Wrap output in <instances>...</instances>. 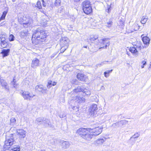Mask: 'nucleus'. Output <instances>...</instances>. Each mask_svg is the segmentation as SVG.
I'll return each instance as SVG.
<instances>
[{
  "instance_id": "nucleus-48",
  "label": "nucleus",
  "mask_w": 151,
  "mask_h": 151,
  "mask_svg": "<svg viewBox=\"0 0 151 151\" xmlns=\"http://www.w3.org/2000/svg\"><path fill=\"white\" fill-rule=\"evenodd\" d=\"M66 116L65 114H60L59 116L60 118H63L65 117Z\"/></svg>"
},
{
  "instance_id": "nucleus-15",
  "label": "nucleus",
  "mask_w": 151,
  "mask_h": 151,
  "mask_svg": "<svg viewBox=\"0 0 151 151\" xmlns=\"http://www.w3.org/2000/svg\"><path fill=\"white\" fill-rule=\"evenodd\" d=\"M17 133L18 135L21 136L20 137L22 138L25 137L26 132L23 129H19L17 130Z\"/></svg>"
},
{
  "instance_id": "nucleus-46",
  "label": "nucleus",
  "mask_w": 151,
  "mask_h": 151,
  "mask_svg": "<svg viewBox=\"0 0 151 151\" xmlns=\"http://www.w3.org/2000/svg\"><path fill=\"white\" fill-rule=\"evenodd\" d=\"M10 121L11 122L15 123L16 122V119L14 118H11L10 119Z\"/></svg>"
},
{
  "instance_id": "nucleus-32",
  "label": "nucleus",
  "mask_w": 151,
  "mask_h": 151,
  "mask_svg": "<svg viewBox=\"0 0 151 151\" xmlns=\"http://www.w3.org/2000/svg\"><path fill=\"white\" fill-rule=\"evenodd\" d=\"M82 92L85 93V95H89L91 94V92L89 90L86 89H84L83 88Z\"/></svg>"
},
{
  "instance_id": "nucleus-36",
  "label": "nucleus",
  "mask_w": 151,
  "mask_h": 151,
  "mask_svg": "<svg viewBox=\"0 0 151 151\" xmlns=\"http://www.w3.org/2000/svg\"><path fill=\"white\" fill-rule=\"evenodd\" d=\"M61 48L60 49V52H63L65 50L68 48V46H60Z\"/></svg>"
},
{
  "instance_id": "nucleus-17",
  "label": "nucleus",
  "mask_w": 151,
  "mask_h": 151,
  "mask_svg": "<svg viewBox=\"0 0 151 151\" xmlns=\"http://www.w3.org/2000/svg\"><path fill=\"white\" fill-rule=\"evenodd\" d=\"M10 51V50L9 49H4L2 50L1 53L2 54V56L3 58L9 55Z\"/></svg>"
},
{
  "instance_id": "nucleus-37",
  "label": "nucleus",
  "mask_w": 151,
  "mask_h": 151,
  "mask_svg": "<svg viewBox=\"0 0 151 151\" xmlns=\"http://www.w3.org/2000/svg\"><path fill=\"white\" fill-rule=\"evenodd\" d=\"M140 136L139 134L138 133H135L132 136L130 139V140H131L133 138H136Z\"/></svg>"
},
{
  "instance_id": "nucleus-23",
  "label": "nucleus",
  "mask_w": 151,
  "mask_h": 151,
  "mask_svg": "<svg viewBox=\"0 0 151 151\" xmlns=\"http://www.w3.org/2000/svg\"><path fill=\"white\" fill-rule=\"evenodd\" d=\"M84 13L87 14H88L91 13L92 10L91 7H88L87 8H84L83 9Z\"/></svg>"
},
{
  "instance_id": "nucleus-11",
  "label": "nucleus",
  "mask_w": 151,
  "mask_h": 151,
  "mask_svg": "<svg viewBox=\"0 0 151 151\" xmlns=\"http://www.w3.org/2000/svg\"><path fill=\"white\" fill-rule=\"evenodd\" d=\"M128 121L125 120H122L116 123H114L113 125H115L117 127H122L125 125L127 123Z\"/></svg>"
},
{
  "instance_id": "nucleus-59",
  "label": "nucleus",
  "mask_w": 151,
  "mask_h": 151,
  "mask_svg": "<svg viewBox=\"0 0 151 151\" xmlns=\"http://www.w3.org/2000/svg\"><path fill=\"white\" fill-rule=\"evenodd\" d=\"M150 63H151V62H150Z\"/></svg>"
},
{
  "instance_id": "nucleus-56",
  "label": "nucleus",
  "mask_w": 151,
  "mask_h": 151,
  "mask_svg": "<svg viewBox=\"0 0 151 151\" xmlns=\"http://www.w3.org/2000/svg\"><path fill=\"white\" fill-rule=\"evenodd\" d=\"M87 46H83V47H84V48H87Z\"/></svg>"
},
{
  "instance_id": "nucleus-25",
  "label": "nucleus",
  "mask_w": 151,
  "mask_h": 151,
  "mask_svg": "<svg viewBox=\"0 0 151 151\" xmlns=\"http://www.w3.org/2000/svg\"><path fill=\"white\" fill-rule=\"evenodd\" d=\"M29 34L28 33L27 31L26 30L22 31L20 33V36L22 38H24L26 36H29Z\"/></svg>"
},
{
  "instance_id": "nucleus-38",
  "label": "nucleus",
  "mask_w": 151,
  "mask_h": 151,
  "mask_svg": "<svg viewBox=\"0 0 151 151\" xmlns=\"http://www.w3.org/2000/svg\"><path fill=\"white\" fill-rule=\"evenodd\" d=\"M61 1L60 0H56L54 5L56 6H59L60 5Z\"/></svg>"
},
{
  "instance_id": "nucleus-33",
  "label": "nucleus",
  "mask_w": 151,
  "mask_h": 151,
  "mask_svg": "<svg viewBox=\"0 0 151 151\" xmlns=\"http://www.w3.org/2000/svg\"><path fill=\"white\" fill-rule=\"evenodd\" d=\"M8 42V41H6V40L4 41L1 42V46L3 48L6 47L7 45Z\"/></svg>"
},
{
  "instance_id": "nucleus-43",
  "label": "nucleus",
  "mask_w": 151,
  "mask_h": 151,
  "mask_svg": "<svg viewBox=\"0 0 151 151\" xmlns=\"http://www.w3.org/2000/svg\"><path fill=\"white\" fill-rule=\"evenodd\" d=\"M71 83H72L73 84H74L76 85L78 84V81L76 79H74L73 80L71 81Z\"/></svg>"
},
{
  "instance_id": "nucleus-20",
  "label": "nucleus",
  "mask_w": 151,
  "mask_h": 151,
  "mask_svg": "<svg viewBox=\"0 0 151 151\" xmlns=\"http://www.w3.org/2000/svg\"><path fill=\"white\" fill-rule=\"evenodd\" d=\"M83 90V87L78 86L73 90V93H77L78 92H82Z\"/></svg>"
},
{
  "instance_id": "nucleus-19",
  "label": "nucleus",
  "mask_w": 151,
  "mask_h": 151,
  "mask_svg": "<svg viewBox=\"0 0 151 151\" xmlns=\"http://www.w3.org/2000/svg\"><path fill=\"white\" fill-rule=\"evenodd\" d=\"M0 83L1 85V86L3 87H4V88L7 90H8L9 89V87L7 85V83L3 79H1L0 80Z\"/></svg>"
},
{
  "instance_id": "nucleus-21",
  "label": "nucleus",
  "mask_w": 151,
  "mask_h": 151,
  "mask_svg": "<svg viewBox=\"0 0 151 151\" xmlns=\"http://www.w3.org/2000/svg\"><path fill=\"white\" fill-rule=\"evenodd\" d=\"M136 48H141V47L140 46L139 47L137 46L136 47H130L129 49V50L132 53L137 54L138 51L136 49Z\"/></svg>"
},
{
  "instance_id": "nucleus-35",
  "label": "nucleus",
  "mask_w": 151,
  "mask_h": 151,
  "mask_svg": "<svg viewBox=\"0 0 151 151\" xmlns=\"http://www.w3.org/2000/svg\"><path fill=\"white\" fill-rule=\"evenodd\" d=\"M98 38V37L97 35H92L90 38V41L91 42H93L95 40H97Z\"/></svg>"
},
{
  "instance_id": "nucleus-12",
  "label": "nucleus",
  "mask_w": 151,
  "mask_h": 151,
  "mask_svg": "<svg viewBox=\"0 0 151 151\" xmlns=\"http://www.w3.org/2000/svg\"><path fill=\"white\" fill-rule=\"evenodd\" d=\"M60 143L62 148L64 149L68 148L70 145L68 141H64L63 140H61L60 142Z\"/></svg>"
},
{
  "instance_id": "nucleus-14",
  "label": "nucleus",
  "mask_w": 151,
  "mask_h": 151,
  "mask_svg": "<svg viewBox=\"0 0 151 151\" xmlns=\"http://www.w3.org/2000/svg\"><path fill=\"white\" fill-rule=\"evenodd\" d=\"M42 124H43L45 127H51L52 126L50 123V121L48 119L44 118V119L43 122L42 123Z\"/></svg>"
},
{
  "instance_id": "nucleus-34",
  "label": "nucleus",
  "mask_w": 151,
  "mask_h": 151,
  "mask_svg": "<svg viewBox=\"0 0 151 151\" xmlns=\"http://www.w3.org/2000/svg\"><path fill=\"white\" fill-rule=\"evenodd\" d=\"M112 71V70H107L104 72V76L106 78H108L109 76V73H111Z\"/></svg>"
},
{
  "instance_id": "nucleus-31",
  "label": "nucleus",
  "mask_w": 151,
  "mask_h": 151,
  "mask_svg": "<svg viewBox=\"0 0 151 151\" xmlns=\"http://www.w3.org/2000/svg\"><path fill=\"white\" fill-rule=\"evenodd\" d=\"M43 86L41 85H39L35 87V89L37 90L38 91L41 92L43 90Z\"/></svg>"
},
{
  "instance_id": "nucleus-55",
  "label": "nucleus",
  "mask_w": 151,
  "mask_h": 151,
  "mask_svg": "<svg viewBox=\"0 0 151 151\" xmlns=\"http://www.w3.org/2000/svg\"><path fill=\"white\" fill-rule=\"evenodd\" d=\"M75 1H76V2H77V1H79L80 0H73Z\"/></svg>"
},
{
  "instance_id": "nucleus-42",
  "label": "nucleus",
  "mask_w": 151,
  "mask_h": 151,
  "mask_svg": "<svg viewBox=\"0 0 151 151\" xmlns=\"http://www.w3.org/2000/svg\"><path fill=\"white\" fill-rule=\"evenodd\" d=\"M37 7L39 9H41L42 8V6L41 3L40 1H38L36 4Z\"/></svg>"
},
{
  "instance_id": "nucleus-1",
  "label": "nucleus",
  "mask_w": 151,
  "mask_h": 151,
  "mask_svg": "<svg viewBox=\"0 0 151 151\" xmlns=\"http://www.w3.org/2000/svg\"><path fill=\"white\" fill-rule=\"evenodd\" d=\"M47 36L45 32L42 28H38L34 31L32 40L36 44L44 41Z\"/></svg>"
},
{
  "instance_id": "nucleus-28",
  "label": "nucleus",
  "mask_w": 151,
  "mask_h": 151,
  "mask_svg": "<svg viewBox=\"0 0 151 151\" xmlns=\"http://www.w3.org/2000/svg\"><path fill=\"white\" fill-rule=\"evenodd\" d=\"M8 12L7 10H5L3 12L2 14L1 17H0V21L2 20L5 19L6 16Z\"/></svg>"
},
{
  "instance_id": "nucleus-13",
  "label": "nucleus",
  "mask_w": 151,
  "mask_h": 151,
  "mask_svg": "<svg viewBox=\"0 0 151 151\" xmlns=\"http://www.w3.org/2000/svg\"><path fill=\"white\" fill-rule=\"evenodd\" d=\"M40 61L37 58H35L32 60L31 64V67L32 68H35L37 66L39 65Z\"/></svg>"
},
{
  "instance_id": "nucleus-50",
  "label": "nucleus",
  "mask_w": 151,
  "mask_h": 151,
  "mask_svg": "<svg viewBox=\"0 0 151 151\" xmlns=\"http://www.w3.org/2000/svg\"><path fill=\"white\" fill-rule=\"evenodd\" d=\"M46 90H47L46 89H44L43 88V90H42V91H41V92L42 93H45V91Z\"/></svg>"
},
{
  "instance_id": "nucleus-39",
  "label": "nucleus",
  "mask_w": 151,
  "mask_h": 151,
  "mask_svg": "<svg viewBox=\"0 0 151 151\" xmlns=\"http://www.w3.org/2000/svg\"><path fill=\"white\" fill-rule=\"evenodd\" d=\"M26 19V17L23 16L22 17H21L20 18H19L18 20L19 21L23 22H25Z\"/></svg>"
},
{
  "instance_id": "nucleus-7",
  "label": "nucleus",
  "mask_w": 151,
  "mask_h": 151,
  "mask_svg": "<svg viewBox=\"0 0 151 151\" xmlns=\"http://www.w3.org/2000/svg\"><path fill=\"white\" fill-rule=\"evenodd\" d=\"M33 21L32 18L31 17L27 18L25 22L23 23V25L24 27L27 28L32 26Z\"/></svg>"
},
{
  "instance_id": "nucleus-6",
  "label": "nucleus",
  "mask_w": 151,
  "mask_h": 151,
  "mask_svg": "<svg viewBox=\"0 0 151 151\" xmlns=\"http://www.w3.org/2000/svg\"><path fill=\"white\" fill-rule=\"evenodd\" d=\"M101 45L99 49L101 48L106 49L107 47L110 45V41L108 38H103L102 40Z\"/></svg>"
},
{
  "instance_id": "nucleus-30",
  "label": "nucleus",
  "mask_w": 151,
  "mask_h": 151,
  "mask_svg": "<svg viewBox=\"0 0 151 151\" xmlns=\"http://www.w3.org/2000/svg\"><path fill=\"white\" fill-rule=\"evenodd\" d=\"M147 16L145 17L144 16L142 17L141 20V22L142 24H145L148 19V17H146Z\"/></svg>"
},
{
  "instance_id": "nucleus-54",
  "label": "nucleus",
  "mask_w": 151,
  "mask_h": 151,
  "mask_svg": "<svg viewBox=\"0 0 151 151\" xmlns=\"http://www.w3.org/2000/svg\"><path fill=\"white\" fill-rule=\"evenodd\" d=\"M144 65H142L141 66V68H144Z\"/></svg>"
},
{
  "instance_id": "nucleus-27",
  "label": "nucleus",
  "mask_w": 151,
  "mask_h": 151,
  "mask_svg": "<svg viewBox=\"0 0 151 151\" xmlns=\"http://www.w3.org/2000/svg\"><path fill=\"white\" fill-rule=\"evenodd\" d=\"M44 119V117H39L36 119L35 122L37 123L38 124H42V123L43 122V121Z\"/></svg>"
},
{
  "instance_id": "nucleus-41",
  "label": "nucleus",
  "mask_w": 151,
  "mask_h": 151,
  "mask_svg": "<svg viewBox=\"0 0 151 151\" xmlns=\"http://www.w3.org/2000/svg\"><path fill=\"white\" fill-rule=\"evenodd\" d=\"M9 39L10 41H13L14 40V37L13 35L11 34L9 35Z\"/></svg>"
},
{
  "instance_id": "nucleus-49",
  "label": "nucleus",
  "mask_w": 151,
  "mask_h": 151,
  "mask_svg": "<svg viewBox=\"0 0 151 151\" xmlns=\"http://www.w3.org/2000/svg\"><path fill=\"white\" fill-rule=\"evenodd\" d=\"M142 64L144 65H146V62L145 60H143L142 62Z\"/></svg>"
},
{
  "instance_id": "nucleus-4",
  "label": "nucleus",
  "mask_w": 151,
  "mask_h": 151,
  "mask_svg": "<svg viewBox=\"0 0 151 151\" xmlns=\"http://www.w3.org/2000/svg\"><path fill=\"white\" fill-rule=\"evenodd\" d=\"M97 105L95 104H91L88 109V112L89 114L93 116L97 114L98 110Z\"/></svg>"
},
{
  "instance_id": "nucleus-51",
  "label": "nucleus",
  "mask_w": 151,
  "mask_h": 151,
  "mask_svg": "<svg viewBox=\"0 0 151 151\" xmlns=\"http://www.w3.org/2000/svg\"><path fill=\"white\" fill-rule=\"evenodd\" d=\"M40 11H41L42 12V13H44V14H45L46 13V12H45V11H44V10H42V9L41 10H40Z\"/></svg>"
},
{
  "instance_id": "nucleus-26",
  "label": "nucleus",
  "mask_w": 151,
  "mask_h": 151,
  "mask_svg": "<svg viewBox=\"0 0 151 151\" xmlns=\"http://www.w3.org/2000/svg\"><path fill=\"white\" fill-rule=\"evenodd\" d=\"M56 84V82H52L51 81H49L48 82V84L47 85V87L48 88H50L52 86H54Z\"/></svg>"
},
{
  "instance_id": "nucleus-9",
  "label": "nucleus",
  "mask_w": 151,
  "mask_h": 151,
  "mask_svg": "<svg viewBox=\"0 0 151 151\" xmlns=\"http://www.w3.org/2000/svg\"><path fill=\"white\" fill-rule=\"evenodd\" d=\"M76 76L78 80L82 81H86L88 79L87 76L81 72L78 73Z\"/></svg>"
},
{
  "instance_id": "nucleus-22",
  "label": "nucleus",
  "mask_w": 151,
  "mask_h": 151,
  "mask_svg": "<svg viewBox=\"0 0 151 151\" xmlns=\"http://www.w3.org/2000/svg\"><path fill=\"white\" fill-rule=\"evenodd\" d=\"M106 139V138L104 137L99 139L96 140V143L98 145H101L105 142Z\"/></svg>"
},
{
  "instance_id": "nucleus-29",
  "label": "nucleus",
  "mask_w": 151,
  "mask_h": 151,
  "mask_svg": "<svg viewBox=\"0 0 151 151\" xmlns=\"http://www.w3.org/2000/svg\"><path fill=\"white\" fill-rule=\"evenodd\" d=\"M112 24V21L111 19H109L108 21L105 23V26L108 27H111Z\"/></svg>"
},
{
  "instance_id": "nucleus-3",
  "label": "nucleus",
  "mask_w": 151,
  "mask_h": 151,
  "mask_svg": "<svg viewBox=\"0 0 151 151\" xmlns=\"http://www.w3.org/2000/svg\"><path fill=\"white\" fill-rule=\"evenodd\" d=\"M89 131L87 129L80 128L77 130V133L83 139L89 141L92 137V134H90Z\"/></svg>"
},
{
  "instance_id": "nucleus-44",
  "label": "nucleus",
  "mask_w": 151,
  "mask_h": 151,
  "mask_svg": "<svg viewBox=\"0 0 151 151\" xmlns=\"http://www.w3.org/2000/svg\"><path fill=\"white\" fill-rule=\"evenodd\" d=\"M1 42L4 41L6 40V39L4 36H2L0 37Z\"/></svg>"
},
{
  "instance_id": "nucleus-8",
  "label": "nucleus",
  "mask_w": 151,
  "mask_h": 151,
  "mask_svg": "<svg viewBox=\"0 0 151 151\" xmlns=\"http://www.w3.org/2000/svg\"><path fill=\"white\" fill-rule=\"evenodd\" d=\"M102 128L101 127H96L91 129L90 131L92 132L93 133L92 134V136L93 135L97 136L102 132Z\"/></svg>"
},
{
  "instance_id": "nucleus-5",
  "label": "nucleus",
  "mask_w": 151,
  "mask_h": 151,
  "mask_svg": "<svg viewBox=\"0 0 151 151\" xmlns=\"http://www.w3.org/2000/svg\"><path fill=\"white\" fill-rule=\"evenodd\" d=\"M22 96L25 99L31 100L35 95L28 91H24L22 93Z\"/></svg>"
},
{
  "instance_id": "nucleus-47",
  "label": "nucleus",
  "mask_w": 151,
  "mask_h": 151,
  "mask_svg": "<svg viewBox=\"0 0 151 151\" xmlns=\"http://www.w3.org/2000/svg\"><path fill=\"white\" fill-rule=\"evenodd\" d=\"M13 82L14 83V88H16V81H15V79H14V78L13 79Z\"/></svg>"
},
{
  "instance_id": "nucleus-57",
  "label": "nucleus",
  "mask_w": 151,
  "mask_h": 151,
  "mask_svg": "<svg viewBox=\"0 0 151 151\" xmlns=\"http://www.w3.org/2000/svg\"><path fill=\"white\" fill-rule=\"evenodd\" d=\"M12 1L13 2H14L15 1H16V0H12Z\"/></svg>"
},
{
  "instance_id": "nucleus-40",
  "label": "nucleus",
  "mask_w": 151,
  "mask_h": 151,
  "mask_svg": "<svg viewBox=\"0 0 151 151\" xmlns=\"http://www.w3.org/2000/svg\"><path fill=\"white\" fill-rule=\"evenodd\" d=\"M69 109L71 111H72L73 110H75L76 109L78 110L77 107L76 106H70L69 107Z\"/></svg>"
},
{
  "instance_id": "nucleus-16",
  "label": "nucleus",
  "mask_w": 151,
  "mask_h": 151,
  "mask_svg": "<svg viewBox=\"0 0 151 151\" xmlns=\"http://www.w3.org/2000/svg\"><path fill=\"white\" fill-rule=\"evenodd\" d=\"M75 102L78 103H84L85 101V99L83 97L76 96L75 99Z\"/></svg>"
},
{
  "instance_id": "nucleus-53",
  "label": "nucleus",
  "mask_w": 151,
  "mask_h": 151,
  "mask_svg": "<svg viewBox=\"0 0 151 151\" xmlns=\"http://www.w3.org/2000/svg\"><path fill=\"white\" fill-rule=\"evenodd\" d=\"M104 62H102L100 64V65H103L104 64Z\"/></svg>"
},
{
  "instance_id": "nucleus-52",
  "label": "nucleus",
  "mask_w": 151,
  "mask_h": 151,
  "mask_svg": "<svg viewBox=\"0 0 151 151\" xmlns=\"http://www.w3.org/2000/svg\"><path fill=\"white\" fill-rule=\"evenodd\" d=\"M32 6H33V7H37V6H36V5L35 4H33Z\"/></svg>"
},
{
  "instance_id": "nucleus-24",
  "label": "nucleus",
  "mask_w": 151,
  "mask_h": 151,
  "mask_svg": "<svg viewBox=\"0 0 151 151\" xmlns=\"http://www.w3.org/2000/svg\"><path fill=\"white\" fill-rule=\"evenodd\" d=\"M142 40L145 44L147 45L149 44L150 39L147 36H145L142 37Z\"/></svg>"
},
{
  "instance_id": "nucleus-2",
  "label": "nucleus",
  "mask_w": 151,
  "mask_h": 151,
  "mask_svg": "<svg viewBox=\"0 0 151 151\" xmlns=\"http://www.w3.org/2000/svg\"><path fill=\"white\" fill-rule=\"evenodd\" d=\"M13 135L12 134L11 136L6 137V139L4 146V148L5 150H9L11 148L9 151H20V148L19 146L16 145L12 146L15 143Z\"/></svg>"
},
{
  "instance_id": "nucleus-45",
  "label": "nucleus",
  "mask_w": 151,
  "mask_h": 151,
  "mask_svg": "<svg viewBox=\"0 0 151 151\" xmlns=\"http://www.w3.org/2000/svg\"><path fill=\"white\" fill-rule=\"evenodd\" d=\"M42 6L44 7H45L47 5V4L45 3L44 0H42Z\"/></svg>"
},
{
  "instance_id": "nucleus-10",
  "label": "nucleus",
  "mask_w": 151,
  "mask_h": 151,
  "mask_svg": "<svg viewBox=\"0 0 151 151\" xmlns=\"http://www.w3.org/2000/svg\"><path fill=\"white\" fill-rule=\"evenodd\" d=\"M69 40L66 37H62L60 40V46H68V42Z\"/></svg>"
},
{
  "instance_id": "nucleus-18",
  "label": "nucleus",
  "mask_w": 151,
  "mask_h": 151,
  "mask_svg": "<svg viewBox=\"0 0 151 151\" xmlns=\"http://www.w3.org/2000/svg\"><path fill=\"white\" fill-rule=\"evenodd\" d=\"M83 9L84 8H87L89 7H91V6L90 2L89 1H85L83 2L82 3Z\"/></svg>"
},
{
  "instance_id": "nucleus-58",
  "label": "nucleus",
  "mask_w": 151,
  "mask_h": 151,
  "mask_svg": "<svg viewBox=\"0 0 151 151\" xmlns=\"http://www.w3.org/2000/svg\"><path fill=\"white\" fill-rule=\"evenodd\" d=\"M41 151H45V150H41Z\"/></svg>"
}]
</instances>
